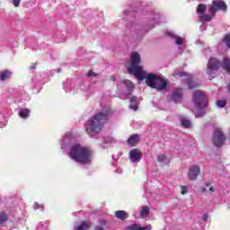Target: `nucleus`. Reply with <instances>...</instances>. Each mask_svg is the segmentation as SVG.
<instances>
[{"label": "nucleus", "mask_w": 230, "mask_h": 230, "mask_svg": "<svg viewBox=\"0 0 230 230\" xmlns=\"http://www.w3.org/2000/svg\"><path fill=\"white\" fill-rule=\"evenodd\" d=\"M105 143V140L103 139V142L101 144V146L102 147V148H107V145L108 144H104Z\"/></svg>", "instance_id": "3c124183"}, {"label": "nucleus", "mask_w": 230, "mask_h": 230, "mask_svg": "<svg viewBox=\"0 0 230 230\" xmlns=\"http://www.w3.org/2000/svg\"><path fill=\"white\" fill-rule=\"evenodd\" d=\"M86 76L89 78L93 77L96 78L98 76V74L94 73L93 70H89L88 73L86 74Z\"/></svg>", "instance_id": "58836bf2"}, {"label": "nucleus", "mask_w": 230, "mask_h": 230, "mask_svg": "<svg viewBox=\"0 0 230 230\" xmlns=\"http://www.w3.org/2000/svg\"><path fill=\"white\" fill-rule=\"evenodd\" d=\"M57 71V72H56ZM62 71V69H60V68H58L57 70H52V71H50V73L52 74V75H55V73H60Z\"/></svg>", "instance_id": "09e8293b"}, {"label": "nucleus", "mask_w": 230, "mask_h": 230, "mask_svg": "<svg viewBox=\"0 0 230 230\" xmlns=\"http://www.w3.org/2000/svg\"><path fill=\"white\" fill-rule=\"evenodd\" d=\"M128 9H126L122 13V19L127 21L126 28L129 31H134L138 40L143 39L145 35L155 28V24H161V13L154 11H146L147 22L145 25H139L136 22V17L137 13L143 10V3L141 0H130L128 3Z\"/></svg>", "instance_id": "f257e3e1"}, {"label": "nucleus", "mask_w": 230, "mask_h": 230, "mask_svg": "<svg viewBox=\"0 0 230 230\" xmlns=\"http://www.w3.org/2000/svg\"><path fill=\"white\" fill-rule=\"evenodd\" d=\"M181 127H183V128H191V120H190L186 118H181Z\"/></svg>", "instance_id": "cd10ccee"}, {"label": "nucleus", "mask_w": 230, "mask_h": 230, "mask_svg": "<svg viewBox=\"0 0 230 230\" xmlns=\"http://www.w3.org/2000/svg\"><path fill=\"white\" fill-rule=\"evenodd\" d=\"M111 80L112 82H116V77H114V75H111Z\"/></svg>", "instance_id": "5fc2aeb1"}, {"label": "nucleus", "mask_w": 230, "mask_h": 230, "mask_svg": "<svg viewBox=\"0 0 230 230\" xmlns=\"http://www.w3.org/2000/svg\"><path fill=\"white\" fill-rule=\"evenodd\" d=\"M115 217L124 222V220H127V218H128V213H127V211L125 210H117L115 211Z\"/></svg>", "instance_id": "412c9836"}, {"label": "nucleus", "mask_w": 230, "mask_h": 230, "mask_svg": "<svg viewBox=\"0 0 230 230\" xmlns=\"http://www.w3.org/2000/svg\"><path fill=\"white\" fill-rule=\"evenodd\" d=\"M61 150H65L66 146L71 145V133H66L61 141Z\"/></svg>", "instance_id": "6ab92c4d"}, {"label": "nucleus", "mask_w": 230, "mask_h": 230, "mask_svg": "<svg viewBox=\"0 0 230 230\" xmlns=\"http://www.w3.org/2000/svg\"><path fill=\"white\" fill-rule=\"evenodd\" d=\"M130 103H135V104H129L128 109H130L131 111H137L138 107L137 105H139V100H137V96H132L129 99Z\"/></svg>", "instance_id": "5701e85b"}, {"label": "nucleus", "mask_w": 230, "mask_h": 230, "mask_svg": "<svg viewBox=\"0 0 230 230\" xmlns=\"http://www.w3.org/2000/svg\"><path fill=\"white\" fill-rule=\"evenodd\" d=\"M217 11L209 7V5H208V13H210L209 16L212 17V20L215 19V17H217Z\"/></svg>", "instance_id": "e433bc0d"}, {"label": "nucleus", "mask_w": 230, "mask_h": 230, "mask_svg": "<svg viewBox=\"0 0 230 230\" xmlns=\"http://www.w3.org/2000/svg\"><path fill=\"white\" fill-rule=\"evenodd\" d=\"M212 143L217 148H221V146H224L226 143V134H224L220 128H216L214 130Z\"/></svg>", "instance_id": "9d476101"}, {"label": "nucleus", "mask_w": 230, "mask_h": 230, "mask_svg": "<svg viewBox=\"0 0 230 230\" xmlns=\"http://www.w3.org/2000/svg\"><path fill=\"white\" fill-rule=\"evenodd\" d=\"M139 64H141V55L138 54L137 51L132 52L128 72L129 75H134L139 82H143V80L146 81L148 74L143 70V66H140Z\"/></svg>", "instance_id": "20e7f679"}, {"label": "nucleus", "mask_w": 230, "mask_h": 230, "mask_svg": "<svg viewBox=\"0 0 230 230\" xmlns=\"http://www.w3.org/2000/svg\"><path fill=\"white\" fill-rule=\"evenodd\" d=\"M192 102L196 109H208L209 106V100L208 95L200 90H196L192 93Z\"/></svg>", "instance_id": "0eeeda50"}, {"label": "nucleus", "mask_w": 230, "mask_h": 230, "mask_svg": "<svg viewBox=\"0 0 230 230\" xmlns=\"http://www.w3.org/2000/svg\"><path fill=\"white\" fill-rule=\"evenodd\" d=\"M146 85L156 91H168V79L154 73H149L146 80Z\"/></svg>", "instance_id": "423d86ee"}, {"label": "nucleus", "mask_w": 230, "mask_h": 230, "mask_svg": "<svg viewBox=\"0 0 230 230\" xmlns=\"http://www.w3.org/2000/svg\"><path fill=\"white\" fill-rule=\"evenodd\" d=\"M199 175H200V167L199 165H192L188 172L189 181H197Z\"/></svg>", "instance_id": "4468645a"}, {"label": "nucleus", "mask_w": 230, "mask_h": 230, "mask_svg": "<svg viewBox=\"0 0 230 230\" xmlns=\"http://www.w3.org/2000/svg\"><path fill=\"white\" fill-rule=\"evenodd\" d=\"M13 4L17 8L21 4V0H13Z\"/></svg>", "instance_id": "a18cd8bd"}, {"label": "nucleus", "mask_w": 230, "mask_h": 230, "mask_svg": "<svg viewBox=\"0 0 230 230\" xmlns=\"http://www.w3.org/2000/svg\"><path fill=\"white\" fill-rule=\"evenodd\" d=\"M165 35L167 37H170L171 39H174L177 46H182V43H183L182 38L173 34V32H172V31L165 32Z\"/></svg>", "instance_id": "aec40b11"}, {"label": "nucleus", "mask_w": 230, "mask_h": 230, "mask_svg": "<svg viewBox=\"0 0 230 230\" xmlns=\"http://www.w3.org/2000/svg\"><path fill=\"white\" fill-rule=\"evenodd\" d=\"M174 76H178L179 78H182V76H187V79L185 80V84H187L189 89H196V87H199V83L193 81V75H188V73L184 71H179L175 70L173 73Z\"/></svg>", "instance_id": "6e6552de"}, {"label": "nucleus", "mask_w": 230, "mask_h": 230, "mask_svg": "<svg viewBox=\"0 0 230 230\" xmlns=\"http://www.w3.org/2000/svg\"><path fill=\"white\" fill-rule=\"evenodd\" d=\"M208 7L217 12H227V4L224 0H212V4H208Z\"/></svg>", "instance_id": "ddd939ff"}, {"label": "nucleus", "mask_w": 230, "mask_h": 230, "mask_svg": "<svg viewBox=\"0 0 230 230\" xmlns=\"http://www.w3.org/2000/svg\"><path fill=\"white\" fill-rule=\"evenodd\" d=\"M206 10H208V5H206L205 4H199L197 7V13L198 15H203L204 13H206Z\"/></svg>", "instance_id": "a878e982"}, {"label": "nucleus", "mask_w": 230, "mask_h": 230, "mask_svg": "<svg viewBox=\"0 0 230 230\" xmlns=\"http://www.w3.org/2000/svg\"><path fill=\"white\" fill-rule=\"evenodd\" d=\"M126 230H152V226L147 225L142 226L140 224H132L131 226H126Z\"/></svg>", "instance_id": "a211bd4d"}, {"label": "nucleus", "mask_w": 230, "mask_h": 230, "mask_svg": "<svg viewBox=\"0 0 230 230\" xmlns=\"http://www.w3.org/2000/svg\"><path fill=\"white\" fill-rule=\"evenodd\" d=\"M79 87L81 91H87V89H89V83L87 82L80 83Z\"/></svg>", "instance_id": "c9c22d12"}, {"label": "nucleus", "mask_w": 230, "mask_h": 230, "mask_svg": "<svg viewBox=\"0 0 230 230\" xmlns=\"http://www.w3.org/2000/svg\"><path fill=\"white\" fill-rule=\"evenodd\" d=\"M94 230H105V228H103V226H95Z\"/></svg>", "instance_id": "8fccbe9b"}, {"label": "nucleus", "mask_w": 230, "mask_h": 230, "mask_svg": "<svg viewBox=\"0 0 230 230\" xmlns=\"http://www.w3.org/2000/svg\"><path fill=\"white\" fill-rule=\"evenodd\" d=\"M205 185H206L207 188H209L210 183H205Z\"/></svg>", "instance_id": "6e6d98bb"}, {"label": "nucleus", "mask_w": 230, "mask_h": 230, "mask_svg": "<svg viewBox=\"0 0 230 230\" xmlns=\"http://www.w3.org/2000/svg\"><path fill=\"white\" fill-rule=\"evenodd\" d=\"M140 141L141 136L139 134H133L128 138L127 143L129 146H136Z\"/></svg>", "instance_id": "f3484780"}, {"label": "nucleus", "mask_w": 230, "mask_h": 230, "mask_svg": "<svg viewBox=\"0 0 230 230\" xmlns=\"http://www.w3.org/2000/svg\"><path fill=\"white\" fill-rule=\"evenodd\" d=\"M200 31H206L208 30V23L202 22V24L199 26Z\"/></svg>", "instance_id": "79ce46f5"}, {"label": "nucleus", "mask_w": 230, "mask_h": 230, "mask_svg": "<svg viewBox=\"0 0 230 230\" xmlns=\"http://www.w3.org/2000/svg\"><path fill=\"white\" fill-rule=\"evenodd\" d=\"M121 85H124L126 89L128 90V93H122L119 95V98L120 100H128L129 96H132V91H134V84L130 80H124L119 81L117 84V87H120Z\"/></svg>", "instance_id": "1a4fd4ad"}, {"label": "nucleus", "mask_w": 230, "mask_h": 230, "mask_svg": "<svg viewBox=\"0 0 230 230\" xmlns=\"http://www.w3.org/2000/svg\"><path fill=\"white\" fill-rule=\"evenodd\" d=\"M12 71L5 69L2 72H0V80L1 82H4L6 80H10V78H12Z\"/></svg>", "instance_id": "4be33fe9"}, {"label": "nucleus", "mask_w": 230, "mask_h": 230, "mask_svg": "<svg viewBox=\"0 0 230 230\" xmlns=\"http://www.w3.org/2000/svg\"><path fill=\"white\" fill-rule=\"evenodd\" d=\"M112 114H114L111 109L97 112L92 119L89 120V123L86 127V132L92 137L94 136H98L100 132H102V128H103V125L112 118Z\"/></svg>", "instance_id": "f03ea898"}, {"label": "nucleus", "mask_w": 230, "mask_h": 230, "mask_svg": "<svg viewBox=\"0 0 230 230\" xmlns=\"http://www.w3.org/2000/svg\"><path fill=\"white\" fill-rule=\"evenodd\" d=\"M150 215V208L148 206L142 207V209L140 211V217L142 218H145V217H148Z\"/></svg>", "instance_id": "c756f323"}, {"label": "nucleus", "mask_w": 230, "mask_h": 230, "mask_svg": "<svg viewBox=\"0 0 230 230\" xmlns=\"http://www.w3.org/2000/svg\"><path fill=\"white\" fill-rule=\"evenodd\" d=\"M8 220V215L4 212H0V226Z\"/></svg>", "instance_id": "2f4dec72"}, {"label": "nucleus", "mask_w": 230, "mask_h": 230, "mask_svg": "<svg viewBox=\"0 0 230 230\" xmlns=\"http://www.w3.org/2000/svg\"><path fill=\"white\" fill-rule=\"evenodd\" d=\"M166 159H167L166 155H159L157 156L158 163H163V161H166Z\"/></svg>", "instance_id": "ea45409f"}, {"label": "nucleus", "mask_w": 230, "mask_h": 230, "mask_svg": "<svg viewBox=\"0 0 230 230\" xmlns=\"http://www.w3.org/2000/svg\"><path fill=\"white\" fill-rule=\"evenodd\" d=\"M224 69L229 75L230 76V58H224L223 61L221 62L217 58H209L208 65H207V75L208 76H211L212 78H215V71H218V69Z\"/></svg>", "instance_id": "39448f33"}, {"label": "nucleus", "mask_w": 230, "mask_h": 230, "mask_svg": "<svg viewBox=\"0 0 230 230\" xmlns=\"http://www.w3.org/2000/svg\"><path fill=\"white\" fill-rule=\"evenodd\" d=\"M103 139H104V145L114 143V139L112 138V137H108L107 138H103Z\"/></svg>", "instance_id": "a19ab883"}, {"label": "nucleus", "mask_w": 230, "mask_h": 230, "mask_svg": "<svg viewBox=\"0 0 230 230\" xmlns=\"http://www.w3.org/2000/svg\"><path fill=\"white\" fill-rule=\"evenodd\" d=\"M209 191H211V193H215V188L214 187H209Z\"/></svg>", "instance_id": "864d4df0"}, {"label": "nucleus", "mask_w": 230, "mask_h": 230, "mask_svg": "<svg viewBox=\"0 0 230 230\" xmlns=\"http://www.w3.org/2000/svg\"><path fill=\"white\" fill-rule=\"evenodd\" d=\"M188 186L183 185L181 186V195H186V193H188Z\"/></svg>", "instance_id": "37998d69"}, {"label": "nucleus", "mask_w": 230, "mask_h": 230, "mask_svg": "<svg viewBox=\"0 0 230 230\" xmlns=\"http://www.w3.org/2000/svg\"><path fill=\"white\" fill-rule=\"evenodd\" d=\"M223 41L226 43V48L229 49H230V34H226L224 37Z\"/></svg>", "instance_id": "f704fd0d"}, {"label": "nucleus", "mask_w": 230, "mask_h": 230, "mask_svg": "<svg viewBox=\"0 0 230 230\" xmlns=\"http://www.w3.org/2000/svg\"><path fill=\"white\" fill-rule=\"evenodd\" d=\"M129 159L131 163H139L143 159V154L139 153V149H132L129 151Z\"/></svg>", "instance_id": "2eb2a0df"}, {"label": "nucleus", "mask_w": 230, "mask_h": 230, "mask_svg": "<svg viewBox=\"0 0 230 230\" xmlns=\"http://www.w3.org/2000/svg\"><path fill=\"white\" fill-rule=\"evenodd\" d=\"M91 227V224L87 221H82L79 226H75V230H89Z\"/></svg>", "instance_id": "393cba45"}, {"label": "nucleus", "mask_w": 230, "mask_h": 230, "mask_svg": "<svg viewBox=\"0 0 230 230\" xmlns=\"http://www.w3.org/2000/svg\"><path fill=\"white\" fill-rule=\"evenodd\" d=\"M97 224L99 225L100 227H105L106 226L109 225V221L105 218H99L97 220Z\"/></svg>", "instance_id": "7c9ffc66"}, {"label": "nucleus", "mask_w": 230, "mask_h": 230, "mask_svg": "<svg viewBox=\"0 0 230 230\" xmlns=\"http://www.w3.org/2000/svg\"><path fill=\"white\" fill-rule=\"evenodd\" d=\"M75 87H76V80L75 79H66V81L63 83V89L66 91V93L73 91Z\"/></svg>", "instance_id": "dca6fc26"}, {"label": "nucleus", "mask_w": 230, "mask_h": 230, "mask_svg": "<svg viewBox=\"0 0 230 230\" xmlns=\"http://www.w3.org/2000/svg\"><path fill=\"white\" fill-rule=\"evenodd\" d=\"M68 155L79 164H91L93 151L89 147L81 146L80 144H74L69 150Z\"/></svg>", "instance_id": "7ed1b4c3"}, {"label": "nucleus", "mask_w": 230, "mask_h": 230, "mask_svg": "<svg viewBox=\"0 0 230 230\" xmlns=\"http://www.w3.org/2000/svg\"><path fill=\"white\" fill-rule=\"evenodd\" d=\"M182 88H175L172 90V94L168 96V102H173V103L179 104L182 103Z\"/></svg>", "instance_id": "f8f14e48"}, {"label": "nucleus", "mask_w": 230, "mask_h": 230, "mask_svg": "<svg viewBox=\"0 0 230 230\" xmlns=\"http://www.w3.org/2000/svg\"><path fill=\"white\" fill-rule=\"evenodd\" d=\"M30 110L28 108H21L19 111V116L22 119H26L30 118Z\"/></svg>", "instance_id": "b1692460"}, {"label": "nucleus", "mask_w": 230, "mask_h": 230, "mask_svg": "<svg viewBox=\"0 0 230 230\" xmlns=\"http://www.w3.org/2000/svg\"><path fill=\"white\" fill-rule=\"evenodd\" d=\"M208 218H209V216L208 214H203L202 215V220L203 222H208Z\"/></svg>", "instance_id": "49530a36"}, {"label": "nucleus", "mask_w": 230, "mask_h": 230, "mask_svg": "<svg viewBox=\"0 0 230 230\" xmlns=\"http://www.w3.org/2000/svg\"><path fill=\"white\" fill-rule=\"evenodd\" d=\"M206 111L204 109H198V112L195 114V118H204Z\"/></svg>", "instance_id": "72a5a7b5"}, {"label": "nucleus", "mask_w": 230, "mask_h": 230, "mask_svg": "<svg viewBox=\"0 0 230 230\" xmlns=\"http://www.w3.org/2000/svg\"><path fill=\"white\" fill-rule=\"evenodd\" d=\"M217 105L219 109H224L227 105V101L226 100H217Z\"/></svg>", "instance_id": "473e14b6"}, {"label": "nucleus", "mask_w": 230, "mask_h": 230, "mask_svg": "<svg viewBox=\"0 0 230 230\" xmlns=\"http://www.w3.org/2000/svg\"><path fill=\"white\" fill-rule=\"evenodd\" d=\"M36 230H48V224L40 223L36 228Z\"/></svg>", "instance_id": "4c0bfd02"}, {"label": "nucleus", "mask_w": 230, "mask_h": 230, "mask_svg": "<svg viewBox=\"0 0 230 230\" xmlns=\"http://www.w3.org/2000/svg\"><path fill=\"white\" fill-rule=\"evenodd\" d=\"M40 208L42 210H44V206L39 205L37 202L34 203V209H40Z\"/></svg>", "instance_id": "c03bdc74"}, {"label": "nucleus", "mask_w": 230, "mask_h": 230, "mask_svg": "<svg viewBox=\"0 0 230 230\" xmlns=\"http://www.w3.org/2000/svg\"><path fill=\"white\" fill-rule=\"evenodd\" d=\"M208 191V189L206 187L201 188V193H206Z\"/></svg>", "instance_id": "603ef678"}, {"label": "nucleus", "mask_w": 230, "mask_h": 230, "mask_svg": "<svg viewBox=\"0 0 230 230\" xmlns=\"http://www.w3.org/2000/svg\"><path fill=\"white\" fill-rule=\"evenodd\" d=\"M47 75L46 73H38L36 74L32 79V89L36 91V93H40V90L42 89V85H44V78H46Z\"/></svg>", "instance_id": "9b49d317"}, {"label": "nucleus", "mask_w": 230, "mask_h": 230, "mask_svg": "<svg viewBox=\"0 0 230 230\" xmlns=\"http://www.w3.org/2000/svg\"><path fill=\"white\" fill-rule=\"evenodd\" d=\"M29 69H30L31 71H35V69H37V65H36V64H32V65L29 67Z\"/></svg>", "instance_id": "de8ad7c7"}, {"label": "nucleus", "mask_w": 230, "mask_h": 230, "mask_svg": "<svg viewBox=\"0 0 230 230\" xmlns=\"http://www.w3.org/2000/svg\"><path fill=\"white\" fill-rule=\"evenodd\" d=\"M184 146H186V141H184V139L180 138L176 141V144H175L176 150H181Z\"/></svg>", "instance_id": "c85d7f7f"}, {"label": "nucleus", "mask_w": 230, "mask_h": 230, "mask_svg": "<svg viewBox=\"0 0 230 230\" xmlns=\"http://www.w3.org/2000/svg\"><path fill=\"white\" fill-rule=\"evenodd\" d=\"M199 19L200 22H211L212 21V17L208 13L199 14Z\"/></svg>", "instance_id": "bb28decb"}]
</instances>
